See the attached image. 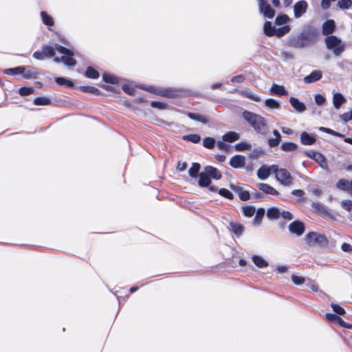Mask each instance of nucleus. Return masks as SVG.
I'll return each mask as SVG.
<instances>
[{"mask_svg":"<svg viewBox=\"0 0 352 352\" xmlns=\"http://www.w3.org/2000/svg\"><path fill=\"white\" fill-rule=\"evenodd\" d=\"M297 148L298 145L296 144L290 142H283L280 146V148L283 151L286 152L294 151L297 149Z\"/></svg>","mask_w":352,"mask_h":352,"instance_id":"c756f323","label":"nucleus"},{"mask_svg":"<svg viewBox=\"0 0 352 352\" xmlns=\"http://www.w3.org/2000/svg\"><path fill=\"white\" fill-rule=\"evenodd\" d=\"M270 175V172L268 168L265 167H261L257 171V176L261 179H266Z\"/></svg>","mask_w":352,"mask_h":352,"instance_id":"58836bf2","label":"nucleus"},{"mask_svg":"<svg viewBox=\"0 0 352 352\" xmlns=\"http://www.w3.org/2000/svg\"><path fill=\"white\" fill-rule=\"evenodd\" d=\"M245 164V158L243 155H236L231 157L230 165L234 168H243Z\"/></svg>","mask_w":352,"mask_h":352,"instance_id":"9b49d317","label":"nucleus"},{"mask_svg":"<svg viewBox=\"0 0 352 352\" xmlns=\"http://www.w3.org/2000/svg\"><path fill=\"white\" fill-rule=\"evenodd\" d=\"M314 100L317 105L322 106L326 102V98L321 94H316L314 96Z\"/></svg>","mask_w":352,"mask_h":352,"instance_id":"4d7b16f0","label":"nucleus"},{"mask_svg":"<svg viewBox=\"0 0 352 352\" xmlns=\"http://www.w3.org/2000/svg\"><path fill=\"white\" fill-rule=\"evenodd\" d=\"M204 171L208 175L209 177H212V179H220L222 177L220 171L217 168L211 166H206L204 168Z\"/></svg>","mask_w":352,"mask_h":352,"instance_id":"2eb2a0df","label":"nucleus"},{"mask_svg":"<svg viewBox=\"0 0 352 352\" xmlns=\"http://www.w3.org/2000/svg\"><path fill=\"white\" fill-rule=\"evenodd\" d=\"M217 147L222 151H227L229 149V145L226 144L223 142H217Z\"/></svg>","mask_w":352,"mask_h":352,"instance_id":"338daca9","label":"nucleus"},{"mask_svg":"<svg viewBox=\"0 0 352 352\" xmlns=\"http://www.w3.org/2000/svg\"><path fill=\"white\" fill-rule=\"evenodd\" d=\"M23 77L25 79H31L36 78L38 73L34 68L32 67H25V72L22 73Z\"/></svg>","mask_w":352,"mask_h":352,"instance_id":"2f4dec72","label":"nucleus"},{"mask_svg":"<svg viewBox=\"0 0 352 352\" xmlns=\"http://www.w3.org/2000/svg\"><path fill=\"white\" fill-rule=\"evenodd\" d=\"M346 101V98L340 93H335L333 96V104L336 109H339Z\"/></svg>","mask_w":352,"mask_h":352,"instance_id":"6ab92c4d","label":"nucleus"},{"mask_svg":"<svg viewBox=\"0 0 352 352\" xmlns=\"http://www.w3.org/2000/svg\"><path fill=\"white\" fill-rule=\"evenodd\" d=\"M41 16L42 19L43 23L47 26H53L54 25V20L52 17L47 14V13L45 11H42L41 12Z\"/></svg>","mask_w":352,"mask_h":352,"instance_id":"f704fd0d","label":"nucleus"},{"mask_svg":"<svg viewBox=\"0 0 352 352\" xmlns=\"http://www.w3.org/2000/svg\"><path fill=\"white\" fill-rule=\"evenodd\" d=\"M337 6L340 9H348L352 6L351 0H339L337 3Z\"/></svg>","mask_w":352,"mask_h":352,"instance_id":"8fccbe9b","label":"nucleus"},{"mask_svg":"<svg viewBox=\"0 0 352 352\" xmlns=\"http://www.w3.org/2000/svg\"><path fill=\"white\" fill-rule=\"evenodd\" d=\"M199 185L201 187H207L210 185L211 181L206 172H202L199 175Z\"/></svg>","mask_w":352,"mask_h":352,"instance_id":"a878e982","label":"nucleus"},{"mask_svg":"<svg viewBox=\"0 0 352 352\" xmlns=\"http://www.w3.org/2000/svg\"><path fill=\"white\" fill-rule=\"evenodd\" d=\"M33 57L36 60H43L45 56L43 54V52L36 51L33 54Z\"/></svg>","mask_w":352,"mask_h":352,"instance_id":"774afa93","label":"nucleus"},{"mask_svg":"<svg viewBox=\"0 0 352 352\" xmlns=\"http://www.w3.org/2000/svg\"><path fill=\"white\" fill-rule=\"evenodd\" d=\"M256 212L255 208L253 206H245L243 208V213L245 217H251Z\"/></svg>","mask_w":352,"mask_h":352,"instance_id":"09e8293b","label":"nucleus"},{"mask_svg":"<svg viewBox=\"0 0 352 352\" xmlns=\"http://www.w3.org/2000/svg\"><path fill=\"white\" fill-rule=\"evenodd\" d=\"M292 194L294 196L299 197L300 201L304 202L305 201V199L303 197L305 192L302 190H294L292 191Z\"/></svg>","mask_w":352,"mask_h":352,"instance_id":"bf43d9fd","label":"nucleus"},{"mask_svg":"<svg viewBox=\"0 0 352 352\" xmlns=\"http://www.w3.org/2000/svg\"><path fill=\"white\" fill-rule=\"evenodd\" d=\"M183 139L192 143H199L201 140V137L197 134H189L184 135Z\"/></svg>","mask_w":352,"mask_h":352,"instance_id":"a18cd8bd","label":"nucleus"},{"mask_svg":"<svg viewBox=\"0 0 352 352\" xmlns=\"http://www.w3.org/2000/svg\"><path fill=\"white\" fill-rule=\"evenodd\" d=\"M51 103L50 98L46 97H37L34 100V104L37 106L48 105Z\"/></svg>","mask_w":352,"mask_h":352,"instance_id":"37998d69","label":"nucleus"},{"mask_svg":"<svg viewBox=\"0 0 352 352\" xmlns=\"http://www.w3.org/2000/svg\"><path fill=\"white\" fill-rule=\"evenodd\" d=\"M351 182L345 179H340L336 184V187L342 190L351 194Z\"/></svg>","mask_w":352,"mask_h":352,"instance_id":"aec40b11","label":"nucleus"},{"mask_svg":"<svg viewBox=\"0 0 352 352\" xmlns=\"http://www.w3.org/2000/svg\"><path fill=\"white\" fill-rule=\"evenodd\" d=\"M271 169L276 175V179L284 186H289L292 184L293 178L290 173L285 168H278L277 166L273 165Z\"/></svg>","mask_w":352,"mask_h":352,"instance_id":"20e7f679","label":"nucleus"},{"mask_svg":"<svg viewBox=\"0 0 352 352\" xmlns=\"http://www.w3.org/2000/svg\"><path fill=\"white\" fill-rule=\"evenodd\" d=\"M280 210L276 207H272L267 210V217L271 220L277 219L280 217Z\"/></svg>","mask_w":352,"mask_h":352,"instance_id":"4be33fe9","label":"nucleus"},{"mask_svg":"<svg viewBox=\"0 0 352 352\" xmlns=\"http://www.w3.org/2000/svg\"><path fill=\"white\" fill-rule=\"evenodd\" d=\"M290 21V18L287 14H281L276 16L275 23L278 25H285Z\"/></svg>","mask_w":352,"mask_h":352,"instance_id":"a19ab883","label":"nucleus"},{"mask_svg":"<svg viewBox=\"0 0 352 352\" xmlns=\"http://www.w3.org/2000/svg\"><path fill=\"white\" fill-rule=\"evenodd\" d=\"M300 141L304 145H312L316 142V139L307 132H302L300 135Z\"/></svg>","mask_w":352,"mask_h":352,"instance_id":"412c9836","label":"nucleus"},{"mask_svg":"<svg viewBox=\"0 0 352 352\" xmlns=\"http://www.w3.org/2000/svg\"><path fill=\"white\" fill-rule=\"evenodd\" d=\"M266 107L272 109H277L280 108V104L278 101L273 98H267L265 101Z\"/></svg>","mask_w":352,"mask_h":352,"instance_id":"ea45409f","label":"nucleus"},{"mask_svg":"<svg viewBox=\"0 0 352 352\" xmlns=\"http://www.w3.org/2000/svg\"><path fill=\"white\" fill-rule=\"evenodd\" d=\"M230 188L238 194L239 197L242 201H248L250 198V193L248 190H243L241 186L231 184Z\"/></svg>","mask_w":352,"mask_h":352,"instance_id":"9d476101","label":"nucleus"},{"mask_svg":"<svg viewBox=\"0 0 352 352\" xmlns=\"http://www.w3.org/2000/svg\"><path fill=\"white\" fill-rule=\"evenodd\" d=\"M289 230L292 234L301 236L305 232V225L300 221H294L289 224Z\"/></svg>","mask_w":352,"mask_h":352,"instance_id":"1a4fd4ad","label":"nucleus"},{"mask_svg":"<svg viewBox=\"0 0 352 352\" xmlns=\"http://www.w3.org/2000/svg\"><path fill=\"white\" fill-rule=\"evenodd\" d=\"M342 207L346 211H351L352 210V201L349 199L343 200L341 202Z\"/></svg>","mask_w":352,"mask_h":352,"instance_id":"13d9d810","label":"nucleus"},{"mask_svg":"<svg viewBox=\"0 0 352 352\" xmlns=\"http://www.w3.org/2000/svg\"><path fill=\"white\" fill-rule=\"evenodd\" d=\"M341 249L343 252H352V246L346 243H344L342 244Z\"/></svg>","mask_w":352,"mask_h":352,"instance_id":"69168bd1","label":"nucleus"},{"mask_svg":"<svg viewBox=\"0 0 352 352\" xmlns=\"http://www.w3.org/2000/svg\"><path fill=\"white\" fill-rule=\"evenodd\" d=\"M33 91H34L33 88L23 87H21L19 89V93L20 94L21 96H28V95L32 94Z\"/></svg>","mask_w":352,"mask_h":352,"instance_id":"6e6d98bb","label":"nucleus"},{"mask_svg":"<svg viewBox=\"0 0 352 352\" xmlns=\"http://www.w3.org/2000/svg\"><path fill=\"white\" fill-rule=\"evenodd\" d=\"M25 72V67L19 66L14 68H9L4 70V73L8 75L21 74Z\"/></svg>","mask_w":352,"mask_h":352,"instance_id":"7c9ffc66","label":"nucleus"},{"mask_svg":"<svg viewBox=\"0 0 352 352\" xmlns=\"http://www.w3.org/2000/svg\"><path fill=\"white\" fill-rule=\"evenodd\" d=\"M252 260L254 265L259 267L263 268L268 266V263L266 261L264 258H263L261 256L258 255H253L252 257Z\"/></svg>","mask_w":352,"mask_h":352,"instance_id":"b1692460","label":"nucleus"},{"mask_svg":"<svg viewBox=\"0 0 352 352\" xmlns=\"http://www.w3.org/2000/svg\"><path fill=\"white\" fill-rule=\"evenodd\" d=\"M201 166L199 163L195 162L188 170V173L191 177H197L200 170Z\"/></svg>","mask_w":352,"mask_h":352,"instance_id":"4c0bfd02","label":"nucleus"},{"mask_svg":"<svg viewBox=\"0 0 352 352\" xmlns=\"http://www.w3.org/2000/svg\"><path fill=\"white\" fill-rule=\"evenodd\" d=\"M230 227L231 231L236 236H239L242 234L244 230V227L239 223H235L233 222H231L230 223Z\"/></svg>","mask_w":352,"mask_h":352,"instance_id":"cd10ccee","label":"nucleus"},{"mask_svg":"<svg viewBox=\"0 0 352 352\" xmlns=\"http://www.w3.org/2000/svg\"><path fill=\"white\" fill-rule=\"evenodd\" d=\"M270 92L271 94L277 96H287L288 94V91L283 86L275 83L272 84L270 88Z\"/></svg>","mask_w":352,"mask_h":352,"instance_id":"a211bd4d","label":"nucleus"},{"mask_svg":"<svg viewBox=\"0 0 352 352\" xmlns=\"http://www.w3.org/2000/svg\"><path fill=\"white\" fill-rule=\"evenodd\" d=\"M290 30H291V28L288 25H285L278 28H276L274 36H276L277 37L280 38V37L283 36L284 35H285L286 34L289 33L290 32Z\"/></svg>","mask_w":352,"mask_h":352,"instance_id":"473e14b6","label":"nucleus"},{"mask_svg":"<svg viewBox=\"0 0 352 352\" xmlns=\"http://www.w3.org/2000/svg\"><path fill=\"white\" fill-rule=\"evenodd\" d=\"M336 28L333 20H327L322 24V34L324 35L329 36L333 33Z\"/></svg>","mask_w":352,"mask_h":352,"instance_id":"dca6fc26","label":"nucleus"},{"mask_svg":"<svg viewBox=\"0 0 352 352\" xmlns=\"http://www.w3.org/2000/svg\"><path fill=\"white\" fill-rule=\"evenodd\" d=\"M102 79L107 83L118 84L119 82L117 76L107 73L102 75Z\"/></svg>","mask_w":352,"mask_h":352,"instance_id":"e433bc0d","label":"nucleus"},{"mask_svg":"<svg viewBox=\"0 0 352 352\" xmlns=\"http://www.w3.org/2000/svg\"><path fill=\"white\" fill-rule=\"evenodd\" d=\"M256 186L260 190L263 191L265 194L275 196L279 194L278 192L275 188H274L272 186H270L267 184L258 183Z\"/></svg>","mask_w":352,"mask_h":352,"instance_id":"ddd939ff","label":"nucleus"},{"mask_svg":"<svg viewBox=\"0 0 352 352\" xmlns=\"http://www.w3.org/2000/svg\"><path fill=\"white\" fill-rule=\"evenodd\" d=\"M308 8V3L305 0H301L296 2L294 6V15L296 19L300 18L304 14L307 12Z\"/></svg>","mask_w":352,"mask_h":352,"instance_id":"6e6552de","label":"nucleus"},{"mask_svg":"<svg viewBox=\"0 0 352 352\" xmlns=\"http://www.w3.org/2000/svg\"><path fill=\"white\" fill-rule=\"evenodd\" d=\"M305 155L316 161L323 170H328L329 166L327 160L320 153L309 150L305 152Z\"/></svg>","mask_w":352,"mask_h":352,"instance_id":"423d86ee","label":"nucleus"},{"mask_svg":"<svg viewBox=\"0 0 352 352\" xmlns=\"http://www.w3.org/2000/svg\"><path fill=\"white\" fill-rule=\"evenodd\" d=\"M260 12L268 19H272L275 16V10L267 3V0H258Z\"/></svg>","mask_w":352,"mask_h":352,"instance_id":"0eeeda50","label":"nucleus"},{"mask_svg":"<svg viewBox=\"0 0 352 352\" xmlns=\"http://www.w3.org/2000/svg\"><path fill=\"white\" fill-rule=\"evenodd\" d=\"M54 50H56L55 47L54 48L51 46H44L42 49V52L45 58H52L55 55Z\"/></svg>","mask_w":352,"mask_h":352,"instance_id":"79ce46f5","label":"nucleus"},{"mask_svg":"<svg viewBox=\"0 0 352 352\" xmlns=\"http://www.w3.org/2000/svg\"><path fill=\"white\" fill-rule=\"evenodd\" d=\"M186 115L190 119L193 120H196V121H198V122H200L203 124H207L208 122V120L206 118H205L204 116H201V115H199V114H197V113H192V112H187L186 113Z\"/></svg>","mask_w":352,"mask_h":352,"instance_id":"bb28decb","label":"nucleus"},{"mask_svg":"<svg viewBox=\"0 0 352 352\" xmlns=\"http://www.w3.org/2000/svg\"><path fill=\"white\" fill-rule=\"evenodd\" d=\"M280 140H281V139H279L277 138H270L268 140V144L270 147L274 148V147L277 146L280 144Z\"/></svg>","mask_w":352,"mask_h":352,"instance_id":"052dcab7","label":"nucleus"},{"mask_svg":"<svg viewBox=\"0 0 352 352\" xmlns=\"http://www.w3.org/2000/svg\"><path fill=\"white\" fill-rule=\"evenodd\" d=\"M280 217H281L283 219L285 220L290 221L293 219V215L291 212L289 211L283 210L280 212Z\"/></svg>","mask_w":352,"mask_h":352,"instance_id":"e2e57ef3","label":"nucleus"},{"mask_svg":"<svg viewBox=\"0 0 352 352\" xmlns=\"http://www.w3.org/2000/svg\"><path fill=\"white\" fill-rule=\"evenodd\" d=\"M331 307L333 311L338 315H344L345 314V310L344 309V308H342L338 304L331 303Z\"/></svg>","mask_w":352,"mask_h":352,"instance_id":"5fc2aeb1","label":"nucleus"},{"mask_svg":"<svg viewBox=\"0 0 352 352\" xmlns=\"http://www.w3.org/2000/svg\"><path fill=\"white\" fill-rule=\"evenodd\" d=\"M265 214V209L263 208H258L256 212V215L254 218L253 222L254 225L258 226L262 221L263 217Z\"/></svg>","mask_w":352,"mask_h":352,"instance_id":"72a5a7b5","label":"nucleus"},{"mask_svg":"<svg viewBox=\"0 0 352 352\" xmlns=\"http://www.w3.org/2000/svg\"><path fill=\"white\" fill-rule=\"evenodd\" d=\"M319 30L311 25H305L297 34L290 35L287 41V45L294 48H303L317 42Z\"/></svg>","mask_w":352,"mask_h":352,"instance_id":"f257e3e1","label":"nucleus"},{"mask_svg":"<svg viewBox=\"0 0 352 352\" xmlns=\"http://www.w3.org/2000/svg\"><path fill=\"white\" fill-rule=\"evenodd\" d=\"M324 41L327 48L331 50L336 56H339L344 51V45L336 36H328L325 38Z\"/></svg>","mask_w":352,"mask_h":352,"instance_id":"7ed1b4c3","label":"nucleus"},{"mask_svg":"<svg viewBox=\"0 0 352 352\" xmlns=\"http://www.w3.org/2000/svg\"><path fill=\"white\" fill-rule=\"evenodd\" d=\"M122 88V90L129 95L133 96L135 94V89L131 87L129 85H123Z\"/></svg>","mask_w":352,"mask_h":352,"instance_id":"680f3d73","label":"nucleus"},{"mask_svg":"<svg viewBox=\"0 0 352 352\" xmlns=\"http://www.w3.org/2000/svg\"><path fill=\"white\" fill-rule=\"evenodd\" d=\"M251 148V145L246 142H240L235 145V149L237 151H243L245 150H249Z\"/></svg>","mask_w":352,"mask_h":352,"instance_id":"3c124183","label":"nucleus"},{"mask_svg":"<svg viewBox=\"0 0 352 352\" xmlns=\"http://www.w3.org/2000/svg\"><path fill=\"white\" fill-rule=\"evenodd\" d=\"M80 89L85 93H90V94H93L96 96H98L100 94V91L95 87L83 86Z\"/></svg>","mask_w":352,"mask_h":352,"instance_id":"c03bdc74","label":"nucleus"},{"mask_svg":"<svg viewBox=\"0 0 352 352\" xmlns=\"http://www.w3.org/2000/svg\"><path fill=\"white\" fill-rule=\"evenodd\" d=\"M289 102L293 108L299 113H302L306 110L305 104L300 102L298 98L291 97L289 98Z\"/></svg>","mask_w":352,"mask_h":352,"instance_id":"4468645a","label":"nucleus"},{"mask_svg":"<svg viewBox=\"0 0 352 352\" xmlns=\"http://www.w3.org/2000/svg\"><path fill=\"white\" fill-rule=\"evenodd\" d=\"M244 80V77L242 75H237L231 78V82L234 83H241Z\"/></svg>","mask_w":352,"mask_h":352,"instance_id":"0e129e2a","label":"nucleus"},{"mask_svg":"<svg viewBox=\"0 0 352 352\" xmlns=\"http://www.w3.org/2000/svg\"><path fill=\"white\" fill-rule=\"evenodd\" d=\"M239 139V135L236 132L230 131L224 134L222 137L223 142H233Z\"/></svg>","mask_w":352,"mask_h":352,"instance_id":"393cba45","label":"nucleus"},{"mask_svg":"<svg viewBox=\"0 0 352 352\" xmlns=\"http://www.w3.org/2000/svg\"><path fill=\"white\" fill-rule=\"evenodd\" d=\"M55 49L59 53L64 54L61 57V62L65 65L72 67L76 64V60L73 58L74 56L73 51L58 44L55 45Z\"/></svg>","mask_w":352,"mask_h":352,"instance_id":"39448f33","label":"nucleus"},{"mask_svg":"<svg viewBox=\"0 0 352 352\" xmlns=\"http://www.w3.org/2000/svg\"><path fill=\"white\" fill-rule=\"evenodd\" d=\"M179 90L173 88L160 89L157 94L167 98H175L179 96Z\"/></svg>","mask_w":352,"mask_h":352,"instance_id":"f3484780","label":"nucleus"},{"mask_svg":"<svg viewBox=\"0 0 352 352\" xmlns=\"http://www.w3.org/2000/svg\"><path fill=\"white\" fill-rule=\"evenodd\" d=\"M215 140L213 138L207 137L203 140V145L204 147L211 149L214 146Z\"/></svg>","mask_w":352,"mask_h":352,"instance_id":"de8ad7c7","label":"nucleus"},{"mask_svg":"<svg viewBox=\"0 0 352 352\" xmlns=\"http://www.w3.org/2000/svg\"><path fill=\"white\" fill-rule=\"evenodd\" d=\"M312 236H314V241L316 243H322L326 241L327 239L324 235L318 234L317 233L314 232H309L307 235V239L309 240L310 241H311L312 240Z\"/></svg>","mask_w":352,"mask_h":352,"instance_id":"c85d7f7f","label":"nucleus"},{"mask_svg":"<svg viewBox=\"0 0 352 352\" xmlns=\"http://www.w3.org/2000/svg\"><path fill=\"white\" fill-rule=\"evenodd\" d=\"M85 76L88 78L96 79L99 78V72L92 67H88L85 72Z\"/></svg>","mask_w":352,"mask_h":352,"instance_id":"c9c22d12","label":"nucleus"},{"mask_svg":"<svg viewBox=\"0 0 352 352\" xmlns=\"http://www.w3.org/2000/svg\"><path fill=\"white\" fill-rule=\"evenodd\" d=\"M291 278H292L293 283L296 285H300L303 284L305 281V279L304 277L297 276L295 274H292Z\"/></svg>","mask_w":352,"mask_h":352,"instance_id":"864d4df0","label":"nucleus"},{"mask_svg":"<svg viewBox=\"0 0 352 352\" xmlns=\"http://www.w3.org/2000/svg\"><path fill=\"white\" fill-rule=\"evenodd\" d=\"M219 194L228 199H233V195L232 193L226 188H221L219 190Z\"/></svg>","mask_w":352,"mask_h":352,"instance_id":"603ef678","label":"nucleus"},{"mask_svg":"<svg viewBox=\"0 0 352 352\" xmlns=\"http://www.w3.org/2000/svg\"><path fill=\"white\" fill-rule=\"evenodd\" d=\"M244 120L258 133L265 135L269 129L265 119L260 115L245 110L242 113Z\"/></svg>","mask_w":352,"mask_h":352,"instance_id":"f03ea898","label":"nucleus"},{"mask_svg":"<svg viewBox=\"0 0 352 352\" xmlns=\"http://www.w3.org/2000/svg\"><path fill=\"white\" fill-rule=\"evenodd\" d=\"M276 27L272 25L270 21H266L263 25V32L267 36H273L275 35Z\"/></svg>","mask_w":352,"mask_h":352,"instance_id":"5701e85b","label":"nucleus"},{"mask_svg":"<svg viewBox=\"0 0 352 352\" xmlns=\"http://www.w3.org/2000/svg\"><path fill=\"white\" fill-rule=\"evenodd\" d=\"M322 77V72L320 70H314L308 76H306L303 80L305 83H314L320 80Z\"/></svg>","mask_w":352,"mask_h":352,"instance_id":"f8f14e48","label":"nucleus"},{"mask_svg":"<svg viewBox=\"0 0 352 352\" xmlns=\"http://www.w3.org/2000/svg\"><path fill=\"white\" fill-rule=\"evenodd\" d=\"M55 81L60 85H66L68 87H72L74 86L73 82L63 77L56 78Z\"/></svg>","mask_w":352,"mask_h":352,"instance_id":"49530a36","label":"nucleus"}]
</instances>
